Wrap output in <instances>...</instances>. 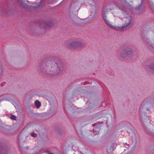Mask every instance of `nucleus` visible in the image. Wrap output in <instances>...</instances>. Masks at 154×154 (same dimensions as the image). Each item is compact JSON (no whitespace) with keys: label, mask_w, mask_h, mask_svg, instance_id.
<instances>
[{"label":"nucleus","mask_w":154,"mask_h":154,"mask_svg":"<svg viewBox=\"0 0 154 154\" xmlns=\"http://www.w3.org/2000/svg\"><path fill=\"white\" fill-rule=\"evenodd\" d=\"M32 136H33V137H36V135H32Z\"/></svg>","instance_id":"obj_6"},{"label":"nucleus","mask_w":154,"mask_h":154,"mask_svg":"<svg viewBox=\"0 0 154 154\" xmlns=\"http://www.w3.org/2000/svg\"><path fill=\"white\" fill-rule=\"evenodd\" d=\"M125 145H128L127 144H126V143H125Z\"/></svg>","instance_id":"obj_8"},{"label":"nucleus","mask_w":154,"mask_h":154,"mask_svg":"<svg viewBox=\"0 0 154 154\" xmlns=\"http://www.w3.org/2000/svg\"><path fill=\"white\" fill-rule=\"evenodd\" d=\"M128 19H129V21H128V23L125 26V27L128 26L131 23V18L130 17Z\"/></svg>","instance_id":"obj_4"},{"label":"nucleus","mask_w":154,"mask_h":154,"mask_svg":"<svg viewBox=\"0 0 154 154\" xmlns=\"http://www.w3.org/2000/svg\"><path fill=\"white\" fill-rule=\"evenodd\" d=\"M103 16L105 22L109 27L113 29H116V27H115L114 26H112L111 23L109 22V21L107 20L106 18V16H105V13L104 12H103Z\"/></svg>","instance_id":"obj_1"},{"label":"nucleus","mask_w":154,"mask_h":154,"mask_svg":"<svg viewBox=\"0 0 154 154\" xmlns=\"http://www.w3.org/2000/svg\"><path fill=\"white\" fill-rule=\"evenodd\" d=\"M35 106H36V107L37 108H39L41 106V103L38 100L35 101Z\"/></svg>","instance_id":"obj_3"},{"label":"nucleus","mask_w":154,"mask_h":154,"mask_svg":"<svg viewBox=\"0 0 154 154\" xmlns=\"http://www.w3.org/2000/svg\"><path fill=\"white\" fill-rule=\"evenodd\" d=\"M80 45V44L79 42H73L69 44V47L70 48H75L79 46Z\"/></svg>","instance_id":"obj_2"},{"label":"nucleus","mask_w":154,"mask_h":154,"mask_svg":"<svg viewBox=\"0 0 154 154\" xmlns=\"http://www.w3.org/2000/svg\"><path fill=\"white\" fill-rule=\"evenodd\" d=\"M31 135H36V134H35V133H32V134H31Z\"/></svg>","instance_id":"obj_7"},{"label":"nucleus","mask_w":154,"mask_h":154,"mask_svg":"<svg viewBox=\"0 0 154 154\" xmlns=\"http://www.w3.org/2000/svg\"><path fill=\"white\" fill-rule=\"evenodd\" d=\"M10 118L12 120H15L16 119V117L14 116L11 115V116L10 117Z\"/></svg>","instance_id":"obj_5"}]
</instances>
